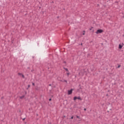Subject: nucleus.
<instances>
[{"label":"nucleus","instance_id":"obj_1","mask_svg":"<svg viewBox=\"0 0 124 124\" xmlns=\"http://www.w3.org/2000/svg\"><path fill=\"white\" fill-rule=\"evenodd\" d=\"M102 32H103V30H101V29H99V30H98L96 32V33L97 34H98V33H102Z\"/></svg>","mask_w":124,"mask_h":124},{"label":"nucleus","instance_id":"obj_2","mask_svg":"<svg viewBox=\"0 0 124 124\" xmlns=\"http://www.w3.org/2000/svg\"><path fill=\"white\" fill-rule=\"evenodd\" d=\"M76 99H78L79 100H82V98H81V97L78 96V97H74V100H76Z\"/></svg>","mask_w":124,"mask_h":124},{"label":"nucleus","instance_id":"obj_3","mask_svg":"<svg viewBox=\"0 0 124 124\" xmlns=\"http://www.w3.org/2000/svg\"><path fill=\"white\" fill-rule=\"evenodd\" d=\"M18 75H19V76H22V78H25V76H24V75L22 73H18Z\"/></svg>","mask_w":124,"mask_h":124},{"label":"nucleus","instance_id":"obj_4","mask_svg":"<svg viewBox=\"0 0 124 124\" xmlns=\"http://www.w3.org/2000/svg\"><path fill=\"white\" fill-rule=\"evenodd\" d=\"M73 91V89H71L70 90H69L68 91V94H72V91Z\"/></svg>","mask_w":124,"mask_h":124},{"label":"nucleus","instance_id":"obj_5","mask_svg":"<svg viewBox=\"0 0 124 124\" xmlns=\"http://www.w3.org/2000/svg\"><path fill=\"white\" fill-rule=\"evenodd\" d=\"M123 48V46L119 45V49H122Z\"/></svg>","mask_w":124,"mask_h":124},{"label":"nucleus","instance_id":"obj_6","mask_svg":"<svg viewBox=\"0 0 124 124\" xmlns=\"http://www.w3.org/2000/svg\"><path fill=\"white\" fill-rule=\"evenodd\" d=\"M24 97H25V95H23V96H21L19 97L20 99H23V98H24Z\"/></svg>","mask_w":124,"mask_h":124},{"label":"nucleus","instance_id":"obj_7","mask_svg":"<svg viewBox=\"0 0 124 124\" xmlns=\"http://www.w3.org/2000/svg\"><path fill=\"white\" fill-rule=\"evenodd\" d=\"M64 69H65V70L66 71H67L68 72V68H64Z\"/></svg>","mask_w":124,"mask_h":124},{"label":"nucleus","instance_id":"obj_8","mask_svg":"<svg viewBox=\"0 0 124 124\" xmlns=\"http://www.w3.org/2000/svg\"><path fill=\"white\" fill-rule=\"evenodd\" d=\"M118 66L117 67V68H120L121 67V65L120 64H118Z\"/></svg>","mask_w":124,"mask_h":124},{"label":"nucleus","instance_id":"obj_9","mask_svg":"<svg viewBox=\"0 0 124 124\" xmlns=\"http://www.w3.org/2000/svg\"><path fill=\"white\" fill-rule=\"evenodd\" d=\"M28 88H27V90H28V89H29V88H30L31 87V85H28Z\"/></svg>","mask_w":124,"mask_h":124},{"label":"nucleus","instance_id":"obj_10","mask_svg":"<svg viewBox=\"0 0 124 124\" xmlns=\"http://www.w3.org/2000/svg\"><path fill=\"white\" fill-rule=\"evenodd\" d=\"M76 117H77V118H78V119H80V117H79V116H76Z\"/></svg>","mask_w":124,"mask_h":124},{"label":"nucleus","instance_id":"obj_11","mask_svg":"<svg viewBox=\"0 0 124 124\" xmlns=\"http://www.w3.org/2000/svg\"><path fill=\"white\" fill-rule=\"evenodd\" d=\"M73 118H74V116H72L71 117V120H73Z\"/></svg>","mask_w":124,"mask_h":124},{"label":"nucleus","instance_id":"obj_12","mask_svg":"<svg viewBox=\"0 0 124 124\" xmlns=\"http://www.w3.org/2000/svg\"><path fill=\"white\" fill-rule=\"evenodd\" d=\"M83 35H85V31H83Z\"/></svg>","mask_w":124,"mask_h":124},{"label":"nucleus","instance_id":"obj_13","mask_svg":"<svg viewBox=\"0 0 124 124\" xmlns=\"http://www.w3.org/2000/svg\"><path fill=\"white\" fill-rule=\"evenodd\" d=\"M67 76H69V73H67Z\"/></svg>","mask_w":124,"mask_h":124},{"label":"nucleus","instance_id":"obj_14","mask_svg":"<svg viewBox=\"0 0 124 124\" xmlns=\"http://www.w3.org/2000/svg\"><path fill=\"white\" fill-rule=\"evenodd\" d=\"M64 82H65L66 83H67V80H64Z\"/></svg>","mask_w":124,"mask_h":124},{"label":"nucleus","instance_id":"obj_15","mask_svg":"<svg viewBox=\"0 0 124 124\" xmlns=\"http://www.w3.org/2000/svg\"><path fill=\"white\" fill-rule=\"evenodd\" d=\"M52 100V99L51 98H50L49 99V101H51Z\"/></svg>","mask_w":124,"mask_h":124},{"label":"nucleus","instance_id":"obj_16","mask_svg":"<svg viewBox=\"0 0 124 124\" xmlns=\"http://www.w3.org/2000/svg\"><path fill=\"white\" fill-rule=\"evenodd\" d=\"M32 85H33V86H35L34 83H32Z\"/></svg>","mask_w":124,"mask_h":124},{"label":"nucleus","instance_id":"obj_17","mask_svg":"<svg viewBox=\"0 0 124 124\" xmlns=\"http://www.w3.org/2000/svg\"><path fill=\"white\" fill-rule=\"evenodd\" d=\"M84 111H86L87 109L84 108Z\"/></svg>","mask_w":124,"mask_h":124},{"label":"nucleus","instance_id":"obj_18","mask_svg":"<svg viewBox=\"0 0 124 124\" xmlns=\"http://www.w3.org/2000/svg\"><path fill=\"white\" fill-rule=\"evenodd\" d=\"M80 45H81V46L83 45V44H82V43H81Z\"/></svg>","mask_w":124,"mask_h":124},{"label":"nucleus","instance_id":"obj_19","mask_svg":"<svg viewBox=\"0 0 124 124\" xmlns=\"http://www.w3.org/2000/svg\"><path fill=\"white\" fill-rule=\"evenodd\" d=\"M24 120H25V119H23V121H24Z\"/></svg>","mask_w":124,"mask_h":124},{"label":"nucleus","instance_id":"obj_20","mask_svg":"<svg viewBox=\"0 0 124 124\" xmlns=\"http://www.w3.org/2000/svg\"><path fill=\"white\" fill-rule=\"evenodd\" d=\"M49 86H51V84H50Z\"/></svg>","mask_w":124,"mask_h":124},{"label":"nucleus","instance_id":"obj_21","mask_svg":"<svg viewBox=\"0 0 124 124\" xmlns=\"http://www.w3.org/2000/svg\"><path fill=\"white\" fill-rule=\"evenodd\" d=\"M123 18H124V16H123Z\"/></svg>","mask_w":124,"mask_h":124}]
</instances>
